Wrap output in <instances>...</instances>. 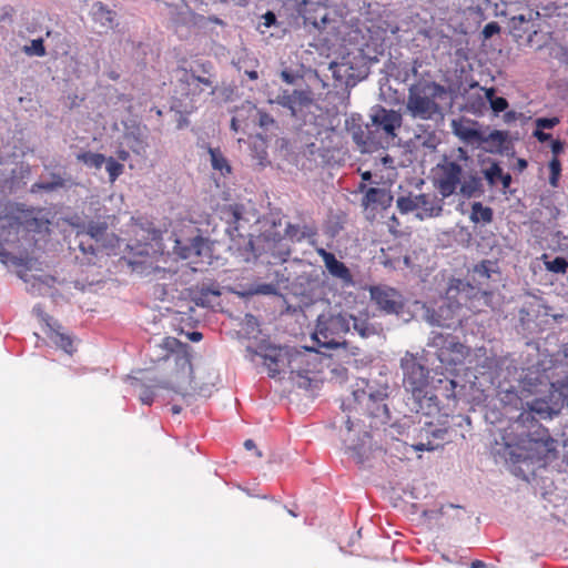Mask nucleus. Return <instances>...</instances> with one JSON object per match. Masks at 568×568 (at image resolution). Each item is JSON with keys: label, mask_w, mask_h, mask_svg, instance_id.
<instances>
[{"label": "nucleus", "mask_w": 568, "mask_h": 568, "mask_svg": "<svg viewBox=\"0 0 568 568\" xmlns=\"http://www.w3.org/2000/svg\"><path fill=\"white\" fill-rule=\"evenodd\" d=\"M136 254H139V255H144V254L148 255L149 252H148L146 245H144V246L139 245Z\"/></svg>", "instance_id": "bf43d9fd"}, {"label": "nucleus", "mask_w": 568, "mask_h": 568, "mask_svg": "<svg viewBox=\"0 0 568 568\" xmlns=\"http://www.w3.org/2000/svg\"><path fill=\"white\" fill-rule=\"evenodd\" d=\"M181 347V342L175 337H165L161 344L155 345L159 351L156 358H151L152 362L168 361L174 357L175 362H181V371L176 373L175 378L171 381L170 385L152 384L145 385L143 383L146 377H132V385L139 390V398L142 404L151 405L154 400V388L166 387L174 390L182 397L200 394L197 388L193 385L192 365L186 356H180L176 351Z\"/></svg>", "instance_id": "f03ea898"}, {"label": "nucleus", "mask_w": 568, "mask_h": 568, "mask_svg": "<svg viewBox=\"0 0 568 568\" xmlns=\"http://www.w3.org/2000/svg\"><path fill=\"white\" fill-rule=\"evenodd\" d=\"M231 129L235 132L239 130L237 121L235 118H233L231 121Z\"/></svg>", "instance_id": "69168bd1"}, {"label": "nucleus", "mask_w": 568, "mask_h": 568, "mask_svg": "<svg viewBox=\"0 0 568 568\" xmlns=\"http://www.w3.org/2000/svg\"><path fill=\"white\" fill-rule=\"evenodd\" d=\"M264 18H265V24L267 27H270L272 23L275 22V16L272 12H267Z\"/></svg>", "instance_id": "3c124183"}, {"label": "nucleus", "mask_w": 568, "mask_h": 568, "mask_svg": "<svg viewBox=\"0 0 568 568\" xmlns=\"http://www.w3.org/2000/svg\"><path fill=\"white\" fill-rule=\"evenodd\" d=\"M256 292L262 293V294H272L275 292V287L272 284H264V285H261L256 290Z\"/></svg>", "instance_id": "de8ad7c7"}, {"label": "nucleus", "mask_w": 568, "mask_h": 568, "mask_svg": "<svg viewBox=\"0 0 568 568\" xmlns=\"http://www.w3.org/2000/svg\"><path fill=\"white\" fill-rule=\"evenodd\" d=\"M371 178H372V173L369 171H366V172L362 173L363 181H369Z\"/></svg>", "instance_id": "0e129e2a"}, {"label": "nucleus", "mask_w": 568, "mask_h": 568, "mask_svg": "<svg viewBox=\"0 0 568 568\" xmlns=\"http://www.w3.org/2000/svg\"><path fill=\"white\" fill-rule=\"evenodd\" d=\"M481 178L478 171L474 169H465L464 176L459 184V192L467 197L475 195V193L481 191Z\"/></svg>", "instance_id": "4468645a"}, {"label": "nucleus", "mask_w": 568, "mask_h": 568, "mask_svg": "<svg viewBox=\"0 0 568 568\" xmlns=\"http://www.w3.org/2000/svg\"><path fill=\"white\" fill-rule=\"evenodd\" d=\"M503 169L496 162L484 171L485 179L489 185H495L497 181H499V178L503 176Z\"/></svg>", "instance_id": "473e14b6"}, {"label": "nucleus", "mask_w": 568, "mask_h": 568, "mask_svg": "<svg viewBox=\"0 0 568 568\" xmlns=\"http://www.w3.org/2000/svg\"><path fill=\"white\" fill-rule=\"evenodd\" d=\"M546 268L557 274H565L568 270V262L565 257L557 256L552 261L545 263Z\"/></svg>", "instance_id": "7c9ffc66"}, {"label": "nucleus", "mask_w": 568, "mask_h": 568, "mask_svg": "<svg viewBox=\"0 0 568 568\" xmlns=\"http://www.w3.org/2000/svg\"><path fill=\"white\" fill-rule=\"evenodd\" d=\"M189 336L192 342H200L203 337L200 332H192Z\"/></svg>", "instance_id": "864d4df0"}, {"label": "nucleus", "mask_w": 568, "mask_h": 568, "mask_svg": "<svg viewBox=\"0 0 568 568\" xmlns=\"http://www.w3.org/2000/svg\"><path fill=\"white\" fill-rule=\"evenodd\" d=\"M52 180L49 182H38L33 185V187H37L39 190L44 191H53L59 187L64 186V180L59 174H52Z\"/></svg>", "instance_id": "2f4dec72"}, {"label": "nucleus", "mask_w": 568, "mask_h": 568, "mask_svg": "<svg viewBox=\"0 0 568 568\" xmlns=\"http://www.w3.org/2000/svg\"><path fill=\"white\" fill-rule=\"evenodd\" d=\"M549 170H550L549 183L552 186H557L558 180L560 176V172H561V163L558 158L552 156V159L549 162Z\"/></svg>", "instance_id": "72a5a7b5"}, {"label": "nucleus", "mask_w": 568, "mask_h": 568, "mask_svg": "<svg viewBox=\"0 0 568 568\" xmlns=\"http://www.w3.org/2000/svg\"><path fill=\"white\" fill-rule=\"evenodd\" d=\"M518 168H519V170H520V171H523L524 169H526V168H527V161H526V160H524V159H519V160H518Z\"/></svg>", "instance_id": "052dcab7"}, {"label": "nucleus", "mask_w": 568, "mask_h": 568, "mask_svg": "<svg viewBox=\"0 0 568 568\" xmlns=\"http://www.w3.org/2000/svg\"><path fill=\"white\" fill-rule=\"evenodd\" d=\"M325 266L331 275L339 278L344 284H353V276L348 267L341 261H338L333 253L321 251Z\"/></svg>", "instance_id": "ddd939ff"}, {"label": "nucleus", "mask_w": 568, "mask_h": 568, "mask_svg": "<svg viewBox=\"0 0 568 568\" xmlns=\"http://www.w3.org/2000/svg\"><path fill=\"white\" fill-rule=\"evenodd\" d=\"M106 171L109 173V180L111 183L115 182V180L123 173L124 165L113 158H105Z\"/></svg>", "instance_id": "c756f323"}, {"label": "nucleus", "mask_w": 568, "mask_h": 568, "mask_svg": "<svg viewBox=\"0 0 568 568\" xmlns=\"http://www.w3.org/2000/svg\"><path fill=\"white\" fill-rule=\"evenodd\" d=\"M559 123V119L557 116L554 118H538L536 120V126L538 129H552Z\"/></svg>", "instance_id": "4c0bfd02"}, {"label": "nucleus", "mask_w": 568, "mask_h": 568, "mask_svg": "<svg viewBox=\"0 0 568 568\" xmlns=\"http://www.w3.org/2000/svg\"><path fill=\"white\" fill-rule=\"evenodd\" d=\"M445 93L444 87L428 81L418 80L408 89L406 108L413 118L430 120L439 112L436 99Z\"/></svg>", "instance_id": "39448f33"}, {"label": "nucleus", "mask_w": 568, "mask_h": 568, "mask_svg": "<svg viewBox=\"0 0 568 568\" xmlns=\"http://www.w3.org/2000/svg\"><path fill=\"white\" fill-rule=\"evenodd\" d=\"M349 331L351 320H347V315H333L318 321L314 338L321 346L336 348L343 343V335Z\"/></svg>", "instance_id": "1a4fd4ad"}, {"label": "nucleus", "mask_w": 568, "mask_h": 568, "mask_svg": "<svg viewBox=\"0 0 568 568\" xmlns=\"http://www.w3.org/2000/svg\"><path fill=\"white\" fill-rule=\"evenodd\" d=\"M393 201V196L385 189L379 187H369L366 190L365 195L363 197L364 206H373L379 205L382 207H386L390 205Z\"/></svg>", "instance_id": "dca6fc26"}, {"label": "nucleus", "mask_w": 568, "mask_h": 568, "mask_svg": "<svg viewBox=\"0 0 568 568\" xmlns=\"http://www.w3.org/2000/svg\"><path fill=\"white\" fill-rule=\"evenodd\" d=\"M264 365L268 369V375L271 377H276L280 372V363L283 362L282 354L280 349L272 348L268 353L263 355Z\"/></svg>", "instance_id": "412c9836"}, {"label": "nucleus", "mask_w": 568, "mask_h": 568, "mask_svg": "<svg viewBox=\"0 0 568 568\" xmlns=\"http://www.w3.org/2000/svg\"><path fill=\"white\" fill-rule=\"evenodd\" d=\"M428 346L436 348V355L439 362L448 369H455L457 366L464 364L466 357L469 355L470 349L457 337L453 335H444L435 333L428 343Z\"/></svg>", "instance_id": "6e6552de"}, {"label": "nucleus", "mask_w": 568, "mask_h": 568, "mask_svg": "<svg viewBox=\"0 0 568 568\" xmlns=\"http://www.w3.org/2000/svg\"><path fill=\"white\" fill-rule=\"evenodd\" d=\"M246 74L251 80H256L258 78L256 71H247Z\"/></svg>", "instance_id": "e2e57ef3"}, {"label": "nucleus", "mask_w": 568, "mask_h": 568, "mask_svg": "<svg viewBox=\"0 0 568 568\" xmlns=\"http://www.w3.org/2000/svg\"><path fill=\"white\" fill-rule=\"evenodd\" d=\"M481 90L484 91L485 98L489 102L490 109L494 112V114L497 115L501 112H505L508 109V101L503 97H496V89L494 87H483Z\"/></svg>", "instance_id": "6ab92c4d"}, {"label": "nucleus", "mask_w": 568, "mask_h": 568, "mask_svg": "<svg viewBox=\"0 0 568 568\" xmlns=\"http://www.w3.org/2000/svg\"><path fill=\"white\" fill-rule=\"evenodd\" d=\"M495 262L484 260L476 264L473 268V280L478 284H484L490 278V273L494 272Z\"/></svg>", "instance_id": "4be33fe9"}, {"label": "nucleus", "mask_w": 568, "mask_h": 568, "mask_svg": "<svg viewBox=\"0 0 568 568\" xmlns=\"http://www.w3.org/2000/svg\"><path fill=\"white\" fill-rule=\"evenodd\" d=\"M508 140V132L494 130L489 134L484 135L483 143L489 144L491 150H501Z\"/></svg>", "instance_id": "bb28decb"}, {"label": "nucleus", "mask_w": 568, "mask_h": 568, "mask_svg": "<svg viewBox=\"0 0 568 568\" xmlns=\"http://www.w3.org/2000/svg\"><path fill=\"white\" fill-rule=\"evenodd\" d=\"M232 213H233V216H234V221L235 222H240L242 220V215H241V209L239 205H235L233 209H232Z\"/></svg>", "instance_id": "8fccbe9b"}, {"label": "nucleus", "mask_w": 568, "mask_h": 568, "mask_svg": "<svg viewBox=\"0 0 568 568\" xmlns=\"http://www.w3.org/2000/svg\"><path fill=\"white\" fill-rule=\"evenodd\" d=\"M209 153L214 170H219L222 174L231 173V166L220 149L210 148Z\"/></svg>", "instance_id": "393cba45"}, {"label": "nucleus", "mask_w": 568, "mask_h": 568, "mask_svg": "<svg viewBox=\"0 0 568 568\" xmlns=\"http://www.w3.org/2000/svg\"><path fill=\"white\" fill-rule=\"evenodd\" d=\"M397 205L403 212H409L416 210L414 197H399Z\"/></svg>", "instance_id": "ea45409f"}, {"label": "nucleus", "mask_w": 568, "mask_h": 568, "mask_svg": "<svg viewBox=\"0 0 568 568\" xmlns=\"http://www.w3.org/2000/svg\"><path fill=\"white\" fill-rule=\"evenodd\" d=\"M372 122L377 129H382L386 135H395V130L400 125V115L394 110L379 108L372 116Z\"/></svg>", "instance_id": "f8f14e48"}, {"label": "nucleus", "mask_w": 568, "mask_h": 568, "mask_svg": "<svg viewBox=\"0 0 568 568\" xmlns=\"http://www.w3.org/2000/svg\"><path fill=\"white\" fill-rule=\"evenodd\" d=\"M372 301L386 314H399L404 308L402 294L388 286H373L369 290Z\"/></svg>", "instance_id": "9b49d317"}, {"label": "nucleus", "mask_w": 568, "mask_h": 568, "mask_svg": "<svg viewBox=\"0 0 568 568\" xmlns=\"http://www.w3.org/2000/svg\"><path fill=\"white\" fill-rule=\"evenodd\" d=\"M281 77L287 83H292L294 80L293 75L287 71H282Z\"/></svg>", "instance_id": "603ef678"}, {"label": "nucleus", "mask_w": 568, "mask_h": 568, "mask_svg": "<svg viewBox=\"0 0 568 568\" xmlns=\"http://www.w3.org/2000/svg\"><path fill=\"white\" fill-rule=\"evenodd\" d=\"M181 412V408L179 406H173L172 407V413L173 414H179Z\"/></svg>", "instance_id": "774afa93"}, {"label": "nucleus", "mask_w": 568, "mask_h": 568, "mask_svg": "<svg viewBox=\"0 0 568 568\" xmlns=\"http://www.w3.org/2000/svg\"><path fill=\"white\" fill-rule=\"evenodd\" d=\"M351 320V326L361 337H368L375 333V328L368 323L367 317L347 316Z\"/></svg>", "instance_id": "b1692460"}, {"label": "nucleus", "mask_w": 568, "mask_h": 568, "mask_svg": "<svg viewBox=\"0 0 568 568\" xmlns=\"http://www.w3.org/2000/svg\"><path fill=\"white\" fill-rule=\"evenodd\" d=\"M78 161L83 162L85 165L100 169L105 162V156L101 153L82 152L77 155Z\"/></svg>", "instance_id": "cd10ccee"}, {"label": "nucleus", "mask_w": 568, "mask_h": 568, "mask_svg": "<svg viewBox=\"0 0 568 568\" xmlns=\"http://www.w3.org/2000/svg\"><path fill=\"white\" fill-rule=\"evenodd\" d=\"M534 412L540 410L531 406L530 410L520 413L515 422L516 429L527 428L528 432L521 430L515 443L506 442L510 459L515 463L541 462L554 449L552 438L535 418Z\"/></svg>", "instance_id": "7ed1b4c3"}, {"label": "nucleus", "mask_w": 568, "mask_h": 568, "mask_svg": "<svg viewBox=\"0 0 568 568\" xmlns=\"http://www.w3.org/2000/svg\"><path fill=\"white\" fill-rule=\"evenodd\" d=\"M354 139L358 144H366V141L363 139V136L358 135L357 133L354 134Z\"/></svg>", "instance_id": "680f3d73"}, {"label": "nucleus", "mask_w": 568, "mask_h": 568, "mask_svg": "<svg viewBox=\"0 0 568 568\" xmlns=\"http://www.w3.org/2000/svg\"><path fill=\"white\" fill-rule=\"evenodd\" d=\"M92 19L104 28H113L115 26V12L100 1L92 6Z\"/></svg>", "instance_id": "f3484780"}, {"label": "nucleus", "mask_w": 568, "mask_h": 568, "mask_svg": "<svg viewBox=\"0 0 568 568\" xmlns=\"http://www.w3.org/2000/svg\"><path fill=\"white\" fill-rule=\"evenodd\" d=\"M534 136L539 141V142H546L548 140H550L551 135L549 133H546L542 131V129H538L534 132Z\"/></svg>", "instance_id": "49530a36"}, {"label": "nucleus", "mask_w": 568, "mask_h": 568, "mask_svg": "<svg viewBox=\"0 0 568 568\" xmlns=\"http://www.w3.org/2000/svg\"><path fill=\"white\" fill-rule=\"evenodd\" d=\"M501 184H503V187L507 189L509 187L510 183H511V176L509 173H503V176L499 178Z\"/></svg>", "instance_id": "09e8293b"}, {"label": "nucleus", "mask_w": 568, "mask_h": 568, "mask_svg": "<svg viewBox=\"0 0 568 568\" xmlns=\"http://www.w3.org/2000/svg\"><path fill=\"white\" fill-rule=\"evenodd\" d=\"M560 396L568 403V376L557 383L551 384Z\"/></svg>", "instance_id": "58836bf2"}, {"label": "nucleus", "mask_w": 568, "mask_h": 568, "mask_svg": "<svg viewBox=\"0 0 568 568\" xmlns=\"http://www.w3.org/2000/svg\"><path fill=\"white\" fill-rule=\"evenodd\" d=\"M206 297L207 294L203 292L202 295L196 300V303L204 306L206 304Z\"/></svg>", "instance_id": "13d9d810"}, {"label": "nucleus", "mask_w": 568, "mask_h": 568, "mask_svg": "<svg viewBox=\"0 0 568 568\" xmlns=\"http://www.w3.org/2000/svg\"><path fill=\"white\" fill-rule=\"evenodd\" d=\"M329 69L332 70L333 78L341 85L349 87L356 83L353 67L348 62H332Z\"/></svg>", "instance_id": "2eb2a0df"}, {"label": "nucleus", "mask_w": 568, "mask_h": 568, "mask_svg": "<svg viewBox=\"0 0 568 568\" xmlns=\"http://www.w3.org/2000/svg\"><path fill=\"white\" fill-rule=\"evenodd\" d=\"M27 52L31 54H36L38 57H43L45 54V48L43 45L42 39L32 40L31 47L27 48Z\"/></svg>", "instance_id": "e433bc0d"}, {"label": "nucleus", "mask_w": 568, "mask_h": 568, "mask_svg": "<svg viewBox=\"0 0 568 568\" xmlns=\"http://www.w3.org/2000/svg\"><path fill=\"white\" fill-rule=\"evenodd\" d=\"M416 210L422 211L426 216H436L442 212V205L436 196L430 194H419L414 197Z\"/></svg>", "instance_id": "a211bd4d"}, {"label": "nucleus", "mask_w": 568, "mask_h": 568, "mask_svg": "<svg viewBox=\"0 0 568 568\" xmlns=\"http://www.w3.org/2000/svg\"><path fill=\"white\" fill-rule=\"evenodd\" d=\"M386 395L382 393L367 392L366 389H356L353 392L352 399L347 404L349 414L346 419V428L352 432L359 423L365 426L361 419L365 416L369 419L368 427L377 428L379 425L387 424L389 420V410L385 403Z\"/></svg>", "instance_id": "20e7f679"}, {"label": "nucleus", "mask_w": 568, "mask_h": 568, "mask_svg": "<svg viewBox=\"0 0 568 568\" xmlns=\"http://www.w3.org/2000/svg\"><path fill=\"white\" fill-rule=\"evenodd\" d=\"M564 356L566 359H568V343L564 346Z\"/></svg>", "instance_id": "338daca9"}, {"label": "nucleus", "mask_w": 568, "mask_h": 568, "mask_svg": "<svg viewBox=\"0 0 568 568\" xmlns=\"http://www.w3.org/2000/svg\"><path fill=\"white\" fill-rule=\"evenodd\" d=\"M550 148L554 156L558 158V155L564 151V143L560 140H554Z\"/></svg>", "instance_id": "a18cd8bd"}, {"label": "nucleus", "mask_w": 568, "mask_h": 568, "mask_svg": "<svg viewBox=\"0 0 568 568\" xmlns=\"http://www.w3.org/2000/svg\"><path fill=\"white\" fill-rule=\"evenodd\" d=\"M403 369V384L416 400L426 397L429 384V369L412 353H406L400 359Z\"/></svg>", "instance_id": "0eeeda50"}, {"label": "nucleus", "mask_w": 568, "mask_h": 568, "mask_svg": "<svg viewBox=\"0 0 568 568\" xmlns=\"http://www.w3.org/2000/svg\"><path fill=\"white\" fill-rule=\"evenodd\" d=\"M303 98V92L294 90L293 92L283 91L276 99L277 103L284 108L290 109L293 113H295V106L301 102Z\"/></svg>", "instance_id": "a878e982"}, {"label": "nucleus", "mask_w": 568, "mask_h": 568, "mask_svg": "<svg viewBox=\"0 0 568 568\" xmlns=\"http://www.w3.org/2000/svg\"><path fill=\"white\" fill-rule=\"evenodd\" d=\"M470 568H486V564L481 560L476 559L471 561Z\"/></svg>", "instance_id": "6e6d98bb"}, {"label": "nucleus", "mask_w": 568, "mask_h": 568, "mask_svg": "<svg viewBox=\"0 0 568 568\" xmlns=\"http://www.w3.org/2000/svg\"><path fill=\"white\" fill-rule=\"evenodd\" d=\"M244 447H245L247 450H253V449H255V450H256V445H255V443H254V440H253V439H246V440L244 442Z\"/></svg>", "instance_id": "5fc2aeb1"}, {"label": "nucleus", "mask_w": 568, "mask_h": 568, "mask_svg": "<svg viewBox=\"0 0 568 568\" xmlns=\"http://www.w3.org/2000/svg\"><path fill=\"white\" fill-rule=\"evenodd\" d=\"M464 136L466 139H471V140H476V141H479L483 143V139H484V134L478 131V130H475V129H468L465 133H464Z\"/></svg>", "instance_id": "37998d69"}, {"label": "nucleus", "mask_w": 568, "mask_h": 568, "mask_svg": "<svg viewBox=\"0 0 568 568\" xmlns=\"http://www.w3.org/2000/svg\"><path fill=\"white\" fill-rule=\"evenodd\" d=\"M519 115L520 114L514 110L505 111L503 119H504L505 123L510 124V123L517 121Z\"/></svg>", "instance_id": "c03bdc74"}, {"label": "nucleus", "mask_w": 568, "mask_h": 568, "mask_svg": "<svg viewBox=\"0 0 568 568\" xmlns=\"http://www.w3.org/2000/svg\"><path fill=\"white\" fill-rule=\"evenodd\" d=\"M213 65L203 62L197 69L178 67L174 70L172 108L180 113L190 114L195 111L203 99V93H215Z\"/></svg>", "instance_id": "f257e3e1"}, {"label": "nucleus", "mask_w": 568, "mask_h": 568, "mask_svg": "<svg viewBox=\"0 0 568 568\" xmlns=\"http://www.w3.org/2000/svg\"><path fill=\"white\" fill-rule=\"evenodd\" d=\"M459 152L464 164L445 160L438 165L437 187L444 197L450 196L459 187L464 171L467 168V163L470 161L462 149H459Z\"/></svg>", "instance_id": "9d476101"}, {"label": "nucleus", "mask_w": 568, "mask_h": 568, "mask_svg": "<svg viewBox=\"0 0 568 568\" xmlns=\"http://www.w3.org/2000/svg\"><path fill=\"white\" fill-rule=\"evenodd\" d=\"M399 224L400 223L395 215L390 216L389 220L387 221L388 230L394 235L400 234V231L398 230Z\"/></svg>", "instance_id": "79ce46f5"}, {"label": "nucleus", "mask_w": 568, "mask_h": 568, "mask_svg": "<svg viewBox=\"0 0 568 568\" xmlns=\"http://www.w3.org/2000/svg\"><path fill=\"white\" fill-rule=\"evenodd\" d=\"M456 387L457 383L455 379L445 377V379L439 378L437 384L434 385V388L437 390L438 395H440L446 400L456 402Z\"/></svg>", "instance_id": "aec40b11"}, {"label": "nucleus", "mask_w": 568, "mask_h": 568, "mask_svg": "<svg viewBox=\"0 0 568 568\" xmlns=\"http://www.w3.org/2000/svg\"><path fill=\"white\" fill-rule=\"evenodd\" d=\"M79 248L84 254L97 255L99 250L114 251L120 247L121 239L108 232L106 222L91 221L78 232Z\"/></svg>", "instance_id": "423d86ee"}, {"label": "nucleus", "mask_w": 568, "mask_h": 568, "mask_svg": "<svg viewBox=\"0 0 568 568\" xmlns=\"http://www.w3.org/2000/svg\"><path fill=\"white\" fill-rule=\"evenodd\" d=\"M500 31V27L497 22H489L483 29V34L486 39L491 38L494 34Z\"/></svg>", "instance_id": "a19ab883"}, {"label": "nucleus", "mask_w": 568, "mask_h": 568, "mask_svg": "<svg viewBox=\"0 0 568 568\" xmlns=\"http://www.w3.org/2000/svg\"><path fill=\"white\" fill-rule=\"evenodd\" d=\"M256 114H257L258 125L262 129L267 130L270 126L275 124V120L273 119V116L271 114H268L262 110H256Z\"/></svg>", "instance_id": "c9c22d12"}, {"label": "nucleus", "mask_w": 568, "mask_h": 568, "mask_svg": "<svg viewBox=\"0 0 568 568\" xmlns=\"http://www.w3.org/2000/svg\"><path fill=\"white\" fill-rule=\"evenodd\" d=\"M470 220L475 223H490L493 221V210L489 206H484L480 202H475L471 205Z\"/></svg>", "instance_id": "5701e85b"}, {"label": "nucleus", "mask_w": 568, "mask_h": 568, "mask_svg": "<svg viewBox=\"0 0 568 568\" xmlns=\"http://www.w3.org/2000/svg\"><path fill=\"white\" fill-rule=\"evenodd\" d=\"M285 234L290 240L296 242H301L306 236V232L302 229V226L291 223L287 224Z\"/></svg>", "instance_id": "f704fd0d"}, {"label": "nucleus", "mask_w": 568, "mask_h": 568, "mask_svg": "<svg viewBox=\"0 0 568 568\" xmlns=\"http://www.w3.org/2000/svg\"><path fill=\"white\" fill-rule=\"evenodd\" d=\"M118 158L121 160V161H126L129 159V152L125 151V150H120L118 152Z\"/></svg>", "instance_id": "4d7b16f0"}, {"label": "nucleus", "mask_w": 568, "mask_h": 568, "mask_svg": "<svg viewBox=\"0 0 568 568\" xmlns=\"http://www.w3.org/2000/svg\"><path fill=\"white\" fill-rule=\"evenodd\" d=\"M51 339L54 342V344L62 348L64 352H67L68 354H72L74 348H73V341L70 336L65 335V334H62V333H59V332H54L52 335H51Z\"/></svg>", "instance_id": "c85d7f7f"}]
</instances>
